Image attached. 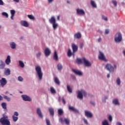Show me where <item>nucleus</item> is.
Returning <instances> with one entry per match:
<instances>
[{"label": "nucleus", "instance_id": "4c0bfd02", "mask_svg": "<svg viewBox=\"0 0 125 125\" xmlns=\"http://www.w3.org/2000/svg\"><path fill=\"white\" fill-rule=\"evenodd\" d=\"M116 83L117 85H121V79L118 78L116 80Z\"/></svg>", "mask_w": 125, "mask_h": 125}, {"label": "nucleus", "instance_id": "7c9ffc66", "mask_svg": "<svg viewBox=\"0 0 125 125\" xmlns=\"http://www.w3.org/2000/svg\"><path fill=\"white\" fill-rule=\"evenodd\" d=\"M57 69L59 71H61V70L63 69V66H62V64H61V63L58 64Z\"/></svg>", "mask_w": 125, "mask_h": 125}, {"label": "nucleus", "instance_id": "f03ea898", "mask_svg": "<svg viewBox=\"0 0 125 125\" xmlns=\"http://www.w3.org/2000/svg\"><path fill=\"white\" fill-rule=\"evenodd\" d=\"M114 42L116 43H120L123 42V35L121 32H117L114 35Z\"/></svg>", "mask_w": 125, "mask_h": 125}, {"label": "nucleus", "instance_id": "8fccbe9b", "mask_svg": "<svg viewBox=\"0 0 125 125\" xmlns=\"http://www.w3.org/2000/svg\"><path fill=\"white\" fill-rule=\"evenodd\" d=\"M108 119L109 120V122H112V121H113V117L111 115H110L109 116H108Z\"/></svg>", "mask_w": 125, "mask_h": 125}, {"label": "nucleus", "instance_id": "f8f14e48", "mask_svg": "<svg viewBox=\"0 0 125 125\" xmlns=\"http://www.w3.org/2000/svg\"><path fill=\"white\" fill-rule=\"evenodd\" d=\"M85 116L87 117V118H90V119H91V118L93 117L92 113L87 110L85 111Z\"/></svg>", "mask_w": 125, "mask_h": 125}, {"label": "nucleus", "instance_id": "1a4fd4ad", "mask_svg": "<svg viewBox=\"0 0 125 125\" xmlns=\"http://www.w3.org/2000/svg\"><path fill=\"white\" fill-rule=\"evenodd\" d=\"M0 83L1 87H4V85L7 83V81L4 78H2L1 80H0Z\"/></svg>", "mask_w": 125, "mask_h": 125}, {"label": "nucleus", "instance_id": "f257e3e1", "mask_svg": "<svg viewBox=\"0 0 125 125\" xmlns=\"http://www.w3.org/2000/svg\"><path fill=\"white\" fill-rule=\"evenodd\" d=\"M72 48L73 50V52H72V51L71 50V49H68V50L67 51V56L68 57H71L72 55L73 56H75V53L78 51V46L76 45L75 44H72Z\"/></svg>", "mask_w": 125, "mask_h": 125}, {"label": "nucleus", "instance_id": "49530a36", "mask_svg": "<svg viewBox=\"0 0 125 125\" xmlns=\"http://www.w3.org/2000/svg\"><path fill=\"white\" fill-rule=\"evenodd\" d=\"M105 35H108V34H109V33H110V30H109L108 29H106L105 30Z\"/></svg>", "mask_w": 125, "mask_h": 125}, {"label": "nucleus", "instance_id": "ea45409f", "mask_svg": "<svg viewBox=\"0 0 125 125\" xmlns=\"http://www.w3.org/2000/svg\"><path fill=\"white\" fill-rule=\"evenodd\" d=\"M3 98L4 99H5L6 100H7V101L9 102L11 100L10 98L8 97L7 96H5V95H3Z\"/></svg>", "mask_w": 125, "mask_h": 125}, {"label": "nucleus", "instance_id": "b1692460", "mask_svg": "<svg viewBox=\"0 0 125 125\" xmlns=\"http://www.w3.org/2000/svg\"><path fill=\"white\" fill-rule=\"evenodd\" d=\"M91 5H92V7L94 8H97V5H96V3H95V1L91 0Z\"/></svg>", "mask_w": 125, "mask_h": 125}, {"label": "nucleus", "instance_id": "cd10ccee", "mask_svg": "<svg viewBox=\"0 0 125 125\" xmlns=\"http://www.w3.org/2000/svg\"><path fill=\"white\" fill-rule=\"evenodd\" d=\"M58 113L59 116H62V115L64 114V111H63V109H59L58 110Z\"/></svg>", "mask_w": 125, "mask_h": 125}, {"label": "nucleus", "instance_id": "c756f323", "mask_svg": "<svg viewBox=\"0 0 125 125\" xmlns=\"http://www.w3.org/2000/svg\"><path fill=\"white\" fill-rule=\"evenodd\" d=\"M1 106L2 108L4 109V110H7V108L6 107V106H7L6 103H2L1 104Z\"/></svg>", "mask_w": 125, "mask_h": 125}, {"label": "nucleus", "instance_id": "6e6552de", "mask_svg": "<svg viewBox=\"0 0 125 125\" xmlns=\"http://www.w3.org/2000/svg\"><path fill=\"white\" fill-rule=\"evenodd\" d=\"M72 72L75 74V75H77V76H79V77H83V73L82 71L80 70H79L78 69H72Z\"/></svg>", "mask_w": 125, "mask_h": 125}, {"label": "nucleus", "instance_id": "a878e982", "mask_svg": "<svg viewBox=\"0 0 125 125\" xmlns=\"http://www.w3.org/2000/svg\"><path fill=\"white\" fill-rule=\"evenodd\" d=\"M4 74L5 76H9V75H10V69H9V68L6 69L4 71Z\"/></svg>", "mask_w": 125, "mask_h": 125}, {"label": "nucleus", "instance_id": "4be33fe9", "mask_svg": "<svg viewBox=\"0 0 125 125\" xmlns=\"http://www.w3.org/2000/svg\"><path fill=\"white\" fill-rule=\"evenodd\" d=\"M11 62V61L10 60V56H8L7 57V59L5 60V63L7 65H9Z\"/></svg>", "mask_w": 125, "mask_h": 125}, {"label": "nucleus", "instance_id": "5fc2aeb1", "mask_svg": "<svg viewBox=\"0 0 125 125\" xmlns=\"http://www.w3.org/2000/svg\"><path fill=\"white\" fill-rule=\"evenodd\" d=\"M62 101L63 104H64V105H65V104H66V101L65 100V99H64V98H62Z\"/></svg>", "mask_w": 125, "mask_h": 125}, {"label": "nucleus", "instance_id": "9b49d317", "mask_svg": "<svg viewBox=\"0 0 125 125\" xmlns=\"http://www.w3.org/2000/svg\"><path fill=\"white\" fill-rule=\"evenodd\" d=\"M76 12L78 15H84L85 14L84 11L82 9H77Z\"/></svg>", "mask_w": 125, "mask_h": 125}, {"label": "nucleus", "instance_id": "69168bd1", "mask_svg": "<svg viewBox=\"0 0 125 125\" xmlns=\"http://www.w3.org/2000/svg\"><path fill=\"white\" fill-rule=\"evenodd\" d=\"M14 1H15V2H19V0H13Z\"/></svg>", "mask_w": 125, "mask_h": 125}, {"label": "nucleus", "instance_id": "79ce46f5", "mask_svg": "<svg viewBox=\"0 0 125 125\" xmlns=\"http://www.w3.org/2000/svg\"><path fill=\"white\" fill-rule=\"evenodd\" d=\"M2 15H3V16H5V17H6V18H8V14H7L6 12H2Z\"/></svg>", "mask_w": 125, "mask_h": 125}, {"label": "nucleus", "instance_id": "2f4dec72", "mask_svg": "<svg viewBox=\"0 0 125 125\" xmlns=\"http://www.w3.org/2000/svg\"><path fill=\"white\" fill-rule=\"evenodd\" d=\"M54 82L57 84H58V85H60V81H59L58 78L55 77L54 79Z\"/></svg>", "mask_w": 125, "mask_h": 125}, {"label": "nucleus", "instance_id": "dca6fc26", "mask_svg": "<svg viewBox=\"0 0 125 125\" xmlns=\"http://www.w3.org/2000/svg\"><path fill=\"white\" fill-rule=\"evenodd\" d=\"M21 24L23 27H29V23H28V22L26 21H21Z\"/></svg>", "mask_w": 125, "mask_h": 125}, {"label": "nucleus", "instance_id": "473e14b6", "mask_svg": "<svg viewBox=\"0 0 125 125\" xmlns=\"http://www.w3.org/2000/svg\"><path fill=\"white\" fill-rule=\"evenodd\" d=\"M19 65L20 66V67H21V68H24V67H25V64H24V62H23L22 61H19Z\"/></svg>", "mask_w": 125, "mask_h": 125}, {"label": "nucleus", "instance_id": "412c9836", "mask_svg": "<svg viewBox=\"0 0 125 125\" xmlns=\"http://www.w3.org/2000/svg\"><path fill=\"white\" fill-rule=\"evenodd\" d=\"M53 58L56 61H58V54H57V51H55L54 53Z\"/></svg>", "mask_w": 125, "mask_h": 125}, {"label": "nucleus", "instance_id": "e433bc0d", "mask_svg": "<svg viewBox=\"0 0 125 125\" xmlns=\"http://www.w3.org/2000/svg\"><path fill=\"white\" fill-rule=\"evenodd\" d=\"M1 64H0V68L1 69H3L4 68V66H5V64L2 62L0 61Z\"/></svg>", "mask_w": 125, "mask_h": 125}, {"label": "nucleus", "instance_id": "c03bdc74", "mask_svg": "<svg viewBox=\"0 0 125 125\" xmlns=\"http://www.w3.org/2000/svg\"><path fill=\"white\" fill-rule=\"evenodd\" d=\"M46 124L47 125H51L50 124V121L47 119H46Z\"/></svg>", "mask_w": 125, "mask_h": 125}, {"label": "nucleus", "instance_id": "338daca9", "mask_svg": "<svg viewBox=\"0 0 125 125\" xmlns=\"http://www.w3.org/2000/svg\"><path fill=\"white\" fill-rule=\"evenodd\" d=\"M101 41H102V40L101 39V38H99L98 40V42H101Z\"/></svg>", "mask_w": 125, "mask_h": 125}, {"label": "nucleus", "instance_id": "20e7f679", "mask_svg": "<svg viewBox=\"0 0 125 125\" xmlns=\"http://www.w3.org/2000/svg\"><path fill=\"white\" fill-rule=\"evenodd\" d=\"M83 96L84 97H86L87 94L84 90H78L77 91V98L82 100L83 99Z\"/></svg>", "mask_w": 125, "mask_h": 125}, {"label": "nucleus", "instance_id": "aec40b11", "mask_svg": "<svg viewBox=\"0 0 125 125\" xmlns=\"http://www.w3.org/2000/svg\"><path fill=\"white\" fill-rule=\"evenodd\" d=\"M49 112L50 113V116H52V117H53L54 116V109L52 107H50L49 108Z\"/></svg>", "mask_w": 125, "mask_h": 125}, {"label": "nucleus", "instance_id": "a211bd4d", "mask_svg": "<svg viewBox=\"0 0 125 125\" xmlns=\"http://www.w3.org/2000/svg\"><path fill=\"white\" fill-rule=\"evenodd\" d=\"M83 59L80 58H77L76 60V62L77 64H78L79 65H81V64H83Z\"/></svg>", "mask_w": 125, "mask_h": 125}, {"label": "nucleus", "instance_id": "bb28decb", "mask_svg": "<svg viewBox=\"0 0 125 125\" xmlns=\"http://www.w3.org/2000/svg\"><path fill=\"white\" fill-rule=\"evenodd\" d=\"M10 45L12 49H14L16 47V44L14 42H11Z\"/></svg>", "mask_w": 125, "mask_h": 125}, {"label": "nucleus", "instance_id": "6ab92c4d", "mask_svg": "<svg viewBox=\"0 0 125 125\" xmlns=\"http://www.w3.org/2000/svg\"><path fill=\"white\" fill-rule=\"evenodd\" d=\"M49 22H50V23L51 24H53L54 23L56 22V20H55V17H52L50 20H49Z\"/></svg>", "mask_w": 125, "mask_h": 125}, {"label": "nucleus", "instance_id": "3c124183", "mask_svg": "<svg viewBox=\"0 0 125 125\" xmlns=\"http://www.w3.org/2000/svg\"><path fill=\"white\" fill-rule=\"evenodd\" d=\"M83 122L85 125L88 124V123L87 122V120L86 119H85V118H83Z\"/></svg>", "mask_w": 125, "mask_h": 125}, {"label": "nucleus", "instance_id": "72a5a7b5", "mask_svg": "<svg viewBox=\"0 0 125 125\" xmlns=\"http://www.w3.org/2000/svg\"><path fill=\"white\" fill-rule=\"evenodd\" d=\"M52 25L53 29L56 30V29H57V27H58V23L55 22L54 23H52Z\"/></svg>", "mask_w": 125, "mask_h": 125}, {"label": "nucleus", "instance_id": "ddd939ff", "mask_svg": "<svg viewBox=\"0 0 125 125\" xmlns=\"http://www.w3.org/2000/svg\"><path fill=\"white\" fill-rule=\"evenodd\" d=\"M37 114H38L39 117H40L41 119H42V118H43V115H42V110H41L40 108H37Z\"/></svg>", "mask_w": 125, "mask_h": 125}, {"label": "nucleus", "instance_id": "2eb2a0df", "mask_svg": "<svg viewBox=\"0 0 125 125\" xmlns=\"http://www.w3.org/2000/svg\"><path fill=\"white\" fill-rule=\"evenodd\" d=\"M68 109L70 111H73V112H75L76 113H79V110L76 108L74 106H72L71 105L68 106Z\"/></svg>", "mask_w": 125, "mask_h": 125}, {"label": "nucleus", "instance_id": "603ef678", "mask_svg": "<svg viewBox=\"0 0 125 125\" xmlns=\"http://www.w3.org/2000/svg\"><path fill=\"white\" fill-rule=\"evenodd\" d=\"M59 121L61 123V124L64 123V120H63V118H60Z\"/></svg>", "mask_w": 125, "mask_h": 125}, {"label": "nucleus", "instance_id": "a19ab883", "mask_svg": "<svg viewBox=\"0 0 125 125\" xmlns=\"http://www.w3.org/2000/svg\"><path fill=\"white\" fill-rule=\"evenodd\" d=\"M12 119L14 122H17L18 120V118L14 115H13Z\"/></svg>", "mask_w": 125, "mask_h": 125}, {"label": "nucleus", "instance_id": "0e129e2a", "mask_svg": "<svg viewBox=\"0 0 125 125\" xmlns=\"http://www.w3.org/2000/svg\"><path fill=\"white\" fill-rule=\"evenodd\" d=\"M117 125H123L121 122H117Z\"/></svg>", "mask_w": 125, "mask_h": 125}, {"label": "nucleus", "instance_id": "13d9d810", "mask_svg": "<svg viewBox=\"0 0 125 125\" xmlns=\"http://www.w3.org/2000/svg\"><path fill=\"white\" fill-rule=\"evenodd\" d=\"M54 1V0H48V3H52Z\"/></svg>", "mask_w": 125, "mask_h": 125}, {"label": "nucleus", "instance_id": "680f3d73", "mask_svg": "<svg viewBox=\"0 0 125 125\" xmlns=\"http://www.w3.org/2000/svg\"><path fill=\"white\" fill-rule=\"evenodd\" d=\"M2 100H3V98H2V96L0 95V101H1Z\"/></svg>", "mask_w": 125, "mask_h": 125}, {"label": "nucleus", "instance_id": "f704fd0d", "mask_svg": "<svg viewBox=\"0 0 125 125\" xmlns=\"http://www.w3.org/2000/svg\"><path fill=\"white\" fill-rule=\"evenodd\" d=\"M67 89L68 92H69V93H72V92H73V90H72V88H71V87L69 85H67Z\"/></svg>", "mask_w": 125, "mask_h": 125}, {"label": "nucleus", "instance_id": "423d86ee", "mask_svg": "<svg viewBox=\"0 0 125 125\" xmlns=\"http://www.w3.org/2000/svg\"><path fill=\"white\" fill-rule=\"evenodd\" d=\"M99 59H100V60H103V61H107V60L105 57V55H104V53L101 51H99Z\"/></svg>", "mask_w": 125, "mask_h": 125}, {"label": "nucleus", "instance_id": "774afa93", "mask_svg": "<svg viewBox=\"0 0 125 125\" xmlns=\"http://www.w3.org/2000/svg\"><path fill=\"white\" fill-rule=\"evenodd\" d=\"M32 20H35V17L34 16H32Z\"/></svg>", "mask_w": 125, "mask_h": 125}, {"label": "nucleus", "instance_id": "864d4df0", "mask_svg": "<svg viewBox=\"0 0 125 125\" xmlns=\"http://www.w3.org/2000/svg\"><path fill=\"white\" fill-rule=\"evenodd\" d=\"M71 77L74 81L76 80V76H75L74 75H71Z\"/></svg>", "mask_w": 125, "mask_h": 125}, {"label": "nucleus", "instance_id": "9d476101", "mask_svg": "<svg viewBox=\"0 0 125 125\" xmlns=\"http://www.w3.org/2000/svg\"><path fill=\"white\" fill-rule=\"evenodd\" d=\"M21 98L24 101H28L30 102L31 101V98L29 97V96H27L26 95H22Z\"/></svg>", "mask_w": 125, "mask_h": 125}, {"label": "nucleus", "instance_id": "5701e85b", "mask_svg": "<svg viewBox=\"0 0 125 125\" xmlns=\"http://www.w3.org/2000/svg\"><path fill=\"white\" fill-rule=\"evenodd\" d=\"M11 16V20H13L14 19V15H15V10H10Z\"/></svg>", "mask_w": 125, "mask_h": 125}, {"label": "nucleus", "instance_id": "c9c22d12", "mask_svg": "<svg viewBox=\"0 0 125 125\" xmlns=\"http://www.w3.org/2000/svg\"><path fill=\"white\" fill-rule=\"evenodd\" d=\"M102 19L103 20H104L106 22H107V21H108V18L107 17L104 16V15H102Z\"/></svg>", "mask_w": 125, "mask_h": 125}, {"label": "nucleus", "instance_id": "58836bf2", "mask_svg": "<svg viewBox=\"0 0 125 125\" xmlns=\"http://www.w3.org/2000/svg\"><path fill=\"white\" fill-rule=\"evenodd\" d=\"M64 121L65 122L66 125H70V120L68 119L65 118Z\"/></svg>", "mask_w": 125, "mask_h": 125}, {"label": "nucleus", "instance_id": "6e6d98bb", "mask_svg": "<svg viewBox=\"0 0 125 125\" xmlns=\"http://www.w3.org/2000/svg\"><path fill=\"white\" fill-rule=\"evenodd\" d=\"M4 4V3L3 2V1L2 0H0V5H3Z\"/></svg>", "mask_w": 125, "mask_h": 125}, {"label": "nucleus", "instance_id": "4468645a", "mask_svg": "<svg viewBox=\"0 0 125 125\" xmlns=\"http://www.w3.org/2000/svg\"><path fill=\"white\" fill-rule=\"evenodd\" d=\"M51 51H50V49H49V48H46L45 50H44V53H45V56L47 57V56H49V55H50V53H51Z\"/></svg>", "mask_w": 125, "mask_h": 125}, {"label": "nucleus", "instance_id": "bf43d9fd", "mask_svg": "<svg viewBox=\"0 0 125 125\" xmlns=\"http://www.w3.org/2000/svg\"><path fill=\"white\" fill-rule=\"evenodd\" d=\"M90 103H91V104L92 105H93V106H95V103H94V102L90 101Z\"/></svg>", "mask_w": 125, "mask_h": 125}, {"label": "nucleus", "instance_id": "7ed1b4c3", "mask_svg": "<svg viewBox=\"0 0 125 125\" xmlns=\"http://www.w3.org/2000/svg\"><path fill=\"white\" fill-rule=\"evenodd\" d=\"M105 69L109 71V73H114L115 69H117V64H114L113 66L111 63H107L105 65Z\"/></svg>", "mask_w": 125, "mask_h": 125}, {"label": "nucleus", "instance_id": "f3484780", "mask_svg": "<svg viewBox=\"0 0 125 125\" xmlns=\"http://www.w3.org/2000/svg\"><path fill=\"white\" fill-rule=\"evenodd\" d=\"M112 104H114V105H118V106H120V102H119V99H114L112 101Z\"/></svg>", "mask_w": 125, "mask_h": 125}, {"label": "nucleus", "instance_id": "de8ad7c7", "mask_svg": "<svg viewBox=\"0 0 125 125\" xmlns=\"http://www.w3.org/2000/svg\"><path fill=\"white\" fill-rule=\"evenodd\" d=\"M108 99V96H104V99L103 100V102L106 103V100Z\"/></svg>", "mask_w": 125, "mask_h": 125}, {"label": "nucleus", "instance_id": "4d7b16f0", "mask_svg": "<svg viewBox=\"0 0 125 125\" xmlns=\"http://www.w3.org/2000/svg\"><path fill=\"white\" fill-rule=\"evenodd\" d=\"M14 116H16L17 117H18V116H19V114H18V112L16 111V112H14Z\"/></svg>", "mask_w": 125, "mask_h": 125}, {"label": "nucleus", "instance_id": "c85d7f7f", "mask_svg": "<svg viewBox=\"0 0 125 125\" xmlns=\"http://www.w3.org/2000/svg\"><path fill=\"white\" fill-rule=\"evenodd\" d=\"M50 91H51V93H52V94H56V90H55V89H54V88H53V87H51Z\"/></svg>", "mask_w": 125, "mask_h": 125}, {"label": "nucleus", "instance_id": "a18cd8bd", "mask_svg": "<svg viewBox=\"0 0 125 125\" xmlns=\"http://www.w3.org/2000/svg\"><path fill=\"white\" fill-rule=\"evenodd\" d=\"M42 55V52H39L37 54L36 56L38 57V58L41 57V56Z\"/></svg>", "mask_w": 125, "mask_h": 125}, {"label": "nucleus", "instance_id": "09e8293b", "mask_svg": "<svg viewBox=\"0 0 125 125\" xmlns=\"http://www.w3.org/2000/svg\"><path fill=\"white\" fill-rule=\"evenodd\" d=\"M23 78L21 76H19L18 77V81H19V82H23Z\"/></svg>", "mask_w": 125, "mask_h": 125}, {"label": "nucleus", "instance_id": "39448f33", "mask_svg": "<svg viewBox=\"0 0 125 125\" xmlns=\"http://www.w3.org/2000/svg\"><path fill=\"white\" fill-rule=\"evenodd\" d=\"M35 70L39 80L42 81V76H43V73H42V68L40 66H37L36 67Z\"/></svg>", "mask_w": 125, "mask_h": 125}, {"label": "nucleus", "instance_id": "e2e57ef3", "mask_svg": "<svg viewBox=\"0 0 125 125\" xmlns=\"http://www.w3.org/2000/svg\"><path fill=\"white\" fill-rule=\"evenodd\" d=\"M83 43L80 44V48H83Z\"/></svg>", "mask_w": 125, "mask_h": 125}, {"label": "nucleus", "instance_id": "0eeeda50", "mask_svg": "<svg viewBox=\"0 0 125 125\" xmlns=\"http://www.w3.org/2000/svg\"><path fill=\"white\" fill-rule=\"evenodd\" d=\"M83 61L86 67H91V62H89L85 58H83Z\"/></svg>", "mask_w": 125, "mask_h": 125}, {"label": "nucleus", "instance_id": "052dcab7", "mask_svg": "<svg viewBox=\"0 0 125 125\" xmlns=\"http://www.w3.org/2000/svg\"><path fill=\"white\" fill-rule=\"evenodd\" d=\"M27 16L29 19H32V15H28Z\"/></svg>", "mask_w": 125, "mask_h": 125}, {"label": "nucleus", "instance_id": "37998d69", "mask_svg": "<svg viewBox=\"0 0 125 125\" xmlns=\"http://www.w3.org/2000/svg\"><path fill=\"white\" fill-rule=\"evenodd\" d=\"M112 2L114 4V6H117V4H118V3L117 2V1H116V0H112Z\"/></svg>", "mask_w": 125, "mask_h": 125}, {"label": "nucleus", "instance_id": "393cba45", "mask_svg": "<svg viewBox=\"0 0 125 125\" xmlns=\"http://www.w3.org/2000/svg\"><path fill=\"white\" fill-rule=\"evenodd\" d=\"M74 38L75 39H81L82 38V35L81 34V33L78 32L74 35Z\"/></svg>", "mask_w": 125, "mask_h": 125}]
</instances>
